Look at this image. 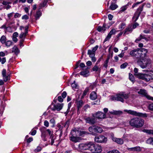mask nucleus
Listing matches in <instances>:
<instances>
[{"label":"nucleus","instance_id":"e2e57ef3","mask_svg":"<svg viewBox=\"0 0 153 153\" xmlns=\"http://www.w3.org/2000/svg\"><path fill=\"white\" fill-rule=\"evenodd\" d=\"M67 96V93L65 91H64L62 94V96L63 98H65Z\"/></svg>","mask_w":153,"mask_h":153},{"label":"nucleus","instance_id":"338daca9","mask_svg":"<svg viewBox=\"0 0 153 153\" xmlns=\"http://www.w3.org/2000/svg\"><path fill=\"white\" fill-rule=\"evenodd\" d=\"M44 125L46 127H48L49 126V124L47 120L45 121L44 122Z\"/></svg>","mask_w":153,"mask_h":153},{"label":"nucleus","instance_id":"c85d7f7f","mask_svg":"<svg viewBox=\"0 0 153 153\" xmlns=\"http://www.w3.org/2000/svg\"><path fill=\"white\" fill-rule=\"evenodd\" d=\"M94 150V152L100 153L102 151V149L101 146L96 145Z\"/></svg>","mask_w":153,"mask_h":153},{"label":"nucleus","instance_id":"864d4df0","mask_svg":"<svg viewBox=\"0 0 153 153\" xmlns=\"http://www.w3.org/2000/svg\"><path fill=\"white\" fill-rule=\"evenodd\" d=\"M98 45L96 46L95 47H94L92 50H91V51H92V53H93L94 54H95V51H96V50L98 48Z\"/></svg>","mask_w":153,"mask_h":153},{"label":"nucleus","instance_id":"4be33fe9","mask_svg":"<svg viewBox=\"0 0 153 153\" xmlns=\"http://www.w3.org/2000/svg\"><path fill=\"white\" fill-rule=\"evenodd\" d=\"M111 138L113 141L116 142L117 144H122L123 143V140L121 138H117L114 137L113 136H111Z\"/></svg>","mask_w":153,"mask_h":153},{"label":"nucleus","instance_id":"6e6d98bb","mask_svg":"<svg viewBox=\"0 0 153 153\" xmlns=\"http://www.w3.org/2000/svg\"><path fill=\"white\" fill-rule=\"evenodd\" d=\"M88 89H85L84 91L82 97V98H83V97H84V96L87 94V93L88 92Z\"/></svg>","mask_w":153,"mask_h":153},{"label":"nucleus","instance_id":"c03bdc74","mask_svg":"<svg viewBox=\"0 0 153 153\" xmlns=\"http://www.w3.org/2000/svg\"><path fill=\"white\" fill-rule=\"evenodd\" d=\"M71 106V103L70 102L68 104V108L66 111L65 113V116L67 115V114L69 112V110H70V109Z\"/></svg>","mask_w":153,"mask_h":153},{"label":"nucleus","instance_id":"7ed1b4c3","mask_svg":"<svg viewBox=\"0 0 153 153\" xmlns=\"http://www.w3.org/2000/svg\"><path fill=\"white\" fill-rule=\"evenodd\" d=\"M77 130H72L71 132L69 135L70 140L73 142L76 143L79 141L80 138L78 135Z\"/></svg>","mask_w":153,"mask_h":153},{"label":"nucleus","instance_id":"a18cd8bd","mask_svg":"<svg viewBox=\"0 0 153 153\" xmlns=\"http://www.w3.org/2000/svg\"><path fill=\"white\" fill-rule=\"evenodd\" d=\"M5 45L7 47H9L12 44V42L10 41H8L5 42Z\"/></svg>","mask_w":153,"mask_h":153},{"label":"nucleus","instance_id":"dca6fc26","mask_svg":"<svg viewBox=\"0 0 153 153\" xmlns=\"http://www.w3.org/2000/svg\"><path fill=\"white\" fill-rule=\"evenodd\" d=\"M39 130L41 132V137L42 140L44 141H46V137L47 131L46 128L43 127L40 128Z\"/></svg>","mask_w":153,"mask_h":153},{"label":"nucleus","instance_id":"774afa93","mask_svg":"<svg viewBox=\"0 0 153 153\" xmlns=\"http://www.w3.org/2000/svg\"><path fill=\"white\" fill-rule=\"evenodd\" d=\"M138 25V24L137 22H136L132 26V28L133 29H135Z\"/></svg>","mask_w":153,"mask_h":153},{"label":"nucleus","instance_id":"bf43d9fd","mask_svg":"<svg viewBox=\"0 0 153 153\" xmlns=\"http://www.w3.org/2000/svg\"><path fill=\"white\" fill-rule=\"evenodd\" d=\"M107 153H120L117 150H113L108 152Z\"/></svg>","mask_w":153,"mask_h":153},{"label":"nucleus","instance_id":"1a4fd4ad","mask_svg":"<svg viewBox=\"0 0 153 153\" xmlns=\"http://www.w3.org/2000/svg\"><path fill=\"white\" fill-rule=\"evenodd\" d=\"M141 52L140 49H134L130 51L129 54L131 56L134 57L138 60H139L140 59V56L139 54H140V53Z\"/></svg>","mask_w":153,"mask_h":153},{"label":"nucleus","instance_id":"473e14b6","mask_svg":"<svg viewBox=\"0 0 153 153\" xmlns=\"http://www.w3.org/2000/svg\"><path fill=\"white\" fill-rule=\"evenodd\" d=\"M89 73V71L87 70H86L85 71L81 72L80 74L81 75L83 76L84 77H87L88 76V74Z\"/></svg>","mask_w":153,"mask_h":153},{"label":"nucleus","instance_id":"de8ad7c7","mask_svg":"<svg viewBox=\"0 0 153 153\" xmlns=\"http://www.w3.org/2000/svg\"><path fill=\"white\" fill-rule=\"evenodd\" d=\"M125 25L126 24L125 23H122L119 25V28L121 30H122L124 28Z\"/></svg>","mask_w":153,"mask_h":153},{"label":"nucleus","instance_id":"09e8293b","mask_svg":"<svg viewBox=\"0 0 153 153\" xmlns=\"http://www.w3.org/2000/svg\"><path fill=\"white\" fill-rule=\"evenodd\" d=\"M6 62V58L5 57H3L1 58L0 57V62H1V64H3Z\"/></svg>","mask_w":153,"mask_h":153},{"label":"nucleus","instance_id":"2f4dec72","mask_svg":"<svg viewBox=\"0 0 153 153\" xmlns=\"http://www.w3.org/2000/svg\"><path fill=\"white\" fill-rule=\"evenodd\" d=\"M77 131L78 132H77V134L78 135H79V136H83L85 134H89V133L87 132L84 131H79L77 130Z\"/></svg>","mask_w":153,"mask_h":153},{"label":"nucleus","instance_id":"f03ea898","mask_svg":"<svg viewBox=\"0 0 153 153\" xmlns=\"http://www.w3.org/2000/svg\"><path fill=\"white\" fill-rule=\"evenodd\" d=\"M137 63L138 65L143 69L146 68H149L150 67L151 61L149 59L144 58L138 60Z\"/></svg>","mask_w":153,"mask_h":153},{"label":"nucleus","instance_id":"69168bd1","mask_svg":"<svg viewBox=\"0 0 153 153\" xmlns=\"http://www.w3.org/2000/svg\"><path fill=\"white\" fill-rule=\"evenodd\" d=\"M29 19L28 16L26 15H25L22 16V19Z\"/></svg>","mask_w":153,"mask_h":153},{"label":"nucleus","instance_id":"4d7b16f0","mask_svg":"<svg viewBox=\"0 0 153 153\" xmlns=\"http://www.w3.org/2000/svg\"><path fill=\"white\" fill-rule=\"evenodd\" d=\"M42 150V148L40 146H38L36 149L34 150V152H38Z\"/></svg>","mask_w":153,"mask_h":153},{"label":"nucleus","instance_id":"4468645a","mask_svg":"<svg viewBox=\"0 0 153 153\" xmlns=\"http://www.w3.org/2000/svg\"><path fill=\"white\" fill-rule=\"evenodd\" d=\"M53 107H52V105L50 106L51 109L53 111H59L61 110L63 106V103H57L56 105H53Z\"/></svg>","mask_w":153,"mask_h":153},{"label":"nucleus","instance_id":"9b49d317","mask_svg":"<svg viewBox=\"0 0 153 153\" xmlns=\"http://www.w3.org/2000/svg\"><path fill=\"white\" fill-rule=\"evenodd\" d=\"M92 117H88L85 119L86 123L91 125L94 124L97 121V119L94 114H92Z\"/></svg>","mask_w":153,"mask_h":153},{"label":"nucleus","instance_id":"f8f14e48","mask_svg":"<svg viewBox=\"0 0 153 153\" xmlns=\"http://www.w3.org/2000/svg\"><path fill=\"white\" fill-rule=\"evenodd\" d=\"M137 93L142 95L143 96L146 97L147 99L153 101V97H151L146 92V91L145 89H141L138 91Z\"/></svg>","mask_w":153,"mask_h":153},{"label":"nucleus","instance_id":"4c0bfd02","mask_svg":"<svg viewBox=\"0 0 153 153\" xmlns=\"http://www.w3.org/2000/svg\"><path fill=\"white\" fill-rule=\"evenodd\" d=\"M117 7V6L115 4H112L110 7V8L111 10H113L116 9Z\"/></svg>","mask_w":153,"mask_h":153},{"label":"nucleus","instance_id":"ddd939ff","mask_svg":"<svg viewBox=\"0 0 153 153\" xmlns=\"http://www.w3.org/2000/svg\"><path fill=\"white\" fill-rule=\"evenodd\" d=\"M95 141L98 143H102L106 142L107 139L103 136L101 135L95 137L94 138Z\"/></svg>","mask_w":153,"mask_h":153},{"label":"nucleus","instance_id":"a878e982","mask_svg":"<svg viewBox=\"0 0 153 153\" xmlns=\"http://www.w3.org/2000/svg\"><path fill=\"white\" fill-rule=\"evenodd\" d=\"M132 30V29L131 26L128 27H127L125 29L123 35H125L126 34H128L129 33H131Z\"/></svg>","mask_w":153,"mask_h":153},{"label":"nucleus","instance_id":"f3484780","mask_svg":"<svg viewBox=\"0 0 153 153\" xmlns=\"http://www.w3.org/2000/svg\"><path fill=\"white\" fill-rule=\"evenodd\" d=\"M88 143H81L79 145L78 150L80 152H82V150H88L89 148Z\"/></svg>","mask_w":153,"mask_h":153},{"label":"nucleus","instance_id":"7c9ffc66","mask_svg":"<svg viewBox=\"0 0 153 153\" xmlns=\"http://www.w3.org/2000/svg\"><path fill=\"white\" fill-rule=\"evenodd\" d=\"M106 25L104 23L102 27L99 26L97 29V30L99 32H101L102 31H104L105 30V26Z\"/></svg>","mask_w":153,"mask_h":153},{"label":"nucleus","instance_id":"79ce46f5","mask_svg":"<svg viewBox=\"0 0 153 153\" xmlns=\"http://www.w3.org/2000/svg\"><path fill=\"white\" fill-rule=\"evenodd\" d=\"M146 143L148 144L153 145V138H149L146 141Z\"/></svg>","mask_w":153,"mask_h":153},{"label":"nucleus","instance_id":"9d476101","mask_svg":"<svg viewBox=\"0 0 153 153\" xmlns=\"http://www.w3.org/2000/svg\"><path fill=\"white\" fill-rule=\"evenodd\" d=\"M70 123V121L68 120L66 121V122L62 123V126H60L59 129L56 131L57 134L59 133V137H60L62 136V129L63 127L65 128L66 129L68 128L69 127Z\"/></svg>","mask_w":153,"mask_h":153},{"label":"nucleus","instance_id":"8fccbe9b","mask_svg":"<svg viewBox=\"0 0 153 153\" xmlns=\"http://www.w3.org/2000/svg\"><path fill=\"white\" fill-rule=\"evenodd\" d=\"M47 4V2L44 1L43 3H41L39 5V9H41L42 7H44Z\"/></svg>","mask_w":153,"mask_h":153},{"label":"nucleus","instance_id":"ea45409f","mask_svg":"<svg viewBox=\"0 0 153 153\" xmlns=\"http://www.w3.org/2000/svg\"><path fill=\"white\" fill-rule=\"evenodd\" d=\"M98 61H97V63H96V65L93 67V68H92L93 71H98L99 69L100 70V68H99V67L98 66H97V65L98 64Z\"/></svg>","mask_w":153,"mask_h":153},{"label":"nucleus","instance_id":"2eb2a0df","mask_svg":"<svg viewBox=\"0 0 153 153\" xmlns=\"http://www.w3.org/2000/svg\"><path fill=\"white\" fill-rule=\"evenodd\" d=\"M46 131L50 136L49 141L51 142V145H53L56 140V136L53 135L52 132L50 129H46Z\"/></svg>","mask_w":153,"mask_h":153},{"label":"nucleus","instance_id":"680f3d73","mask_svg":"<svg viewBox=\"0 0 153 153\" xmlns=\"http://www.w3.org/2000/svg\"><path fill=\"white\" fill-rule=\"evenodd\" d=\"M90 108V107L89 105H86L84 106L83 107V109L84 110L86 111L89 108Z\"/></svg>","mask_w":153,"mask_h":153},{"label":"nucleus","instance_id":"f704fd0d","mask_svg":"<svg viewBox=\"0 0 153 153\" xmlns=\"http://www.w3.org/2000/svg\"><path fill=\"white\" fill-rule=\"evenodd\" d=\"M6 41V38L4 36H2L0 38V41L2 44H4L5 43Z\"/></svg>","mask_w":153,"mask_h":153},{"label":"nucleus","instance_id":"6e6552de","mask_svg":"<svg viewBox=\"0 0 153 153\" xmlns=\"http://www.w3.org/2000/svg\"><path fill=\"white\" fill-rule=\"evenodd\" d=\"M143 5H142L137 9L132 18V20L134 22H135L138 19L141 12L143 10Z\"/></svg>","mask_w":153,"mask_h":153},{"label":"nucleus","instance_id":"cd10ccee","mask_svg":"<svg viewBox=\"0 0 153 153\" xmlns=\"http://www.w3.org/2000/svg\"><path fill=\"white\" fill-rule=\"evenodd\" d=\"M42 14V12L40 10H38L36 12L35 14L34 15L35 19L37 20L39 19Z\"/></svg>","mask_w":153,"mask_h":153},{"label":"nucleus","instance_id":"72a5a7b5","mask_svg":"<svg viewBox=\"0 0 153 153\" xmlns=\"http://www.w3.org/2000/svg\"><path fill=\"white\" fill-rule=\"evenodd\" d=\"M142 39H144L146 40H147V39L144 36L142 35H140L138 38H137L135 41L136 42H138L140 40Z\"/></svg>","mask_w":153,"mask_h":153},{"label":"nucleus","instance_id":"412c9836","mask_svg":"<svg viewBox=\"0 0 153 153\" xmlns=\"http://www.w3.org/2000/svg\"><path fill=\"white\" fill-rule=\"evenodd\" d=\"M29 28L28 26H27L25 27V32H22L19 35V38L22 39H24V38L26 36L27 34L28 33V29Z\"/></svg>","mask_w":153,"mask_h":153},{"label":"nucleus","instance_id":"603ef678","mask_svg":"<svg viewBox=\"0 0 153 153\" xmlns=\"http://www.w3.org/2000/svg\"><path fill=\"white\" fill-rule=\"evenodd\" d=\"M75 82V81H74V82L71 84V86L73 89L76 88L77 86V85Z\"/></svg>","mask_w":153,"mask_h":153},{"label":"nucleus","instance_id":"6ab92c4d","mask_svg":"<svg viewBox=\"0 0 153 153\" xmlns=\"http://www.w3.org/2000/svg\"><path fill=\"white\" fill-rule=\"evenodd\" d=\"M140 51L141 53H140V54H139L140 56V59L145 58V57L146 55V53L148 52V51L147 49L145 48L140 49Z\"/></svg>","mask_w":153,"mask_h":153},{"label":"nucleus","instance_id":"a211bd4d","mask_svg":"<svg viewBox=\"0 0 153 153\" xmlns=\"http://www.w3.org/2000/svg\"><path fill=\"white\" fill-rule=\"evenodd\" d=\"M95 117L98 119H104L105 118L106 115L101 111H98L95 114Z\"/></svg>","mask_w":153,"mask_h":153},{"label":"nucleus","instance_id":"20e7f679","mask_svg":"<svg viewBox=\"0 0 153 153\" xmlns=\"http://www.w3.org/2000/svg\"><path fill=\"white\" fill-rule=\"evenodd\" d=\"M128 97V94L122 92L117 95L116 97H112V99L113 100L120 101L123 102H124V99H127Z\"/></svg>","mask_w":153,"mask_h":153},{"label":"nucleus","instance_id":"393cba45","mask_svg":"<svg viewBox=\"0 0 153 153\" xmlns=\"http://www.w3.org/2000/svg\"><path fill=\"white\" fill-rule=\"evenodd\" d=\"M92 52L91 50H89L88 51V54L89 55L90 57L91 58L92 61L93 62H95L96 60L95 58L94 57L95 54H94Z\"/></svg>","mask_w":153,"mask_h":153},{"label":"nucleus","instance_id":"3c124183","mask_svg":"<svg viewBox=\"0 0 153 153\" xmlns=\"http://www.w3.org/2000/svg\"><path fill=\"white\" fill-rule=\"evenodd\" d=\"M143 1H141L140 2H137L136 3L134 4L132 6V8H134L135 7H136L137 6V5L139 4H140L142 3Z\"/></svg>","mask_w":153,"mask_h":153},{"label":"nucleus","instance_id":"052dcab7","mask_svg":"<svg viewBox=\"0 0 153 153\" xmlns=\"http://www.w3.org/2000/svg\"><path fill=\"white\" fill-rule=\"evenodd\" d=\"M21 16V14L18 13H16L14 15V17L15 18L20 17Z\"/></svg>","mask_w":153,"mask_h":153},{"label":"nucleus","instance_id":"0e129e2a","mask_svg":"<svg viewBox=\"0 0 153 153\" xmlns=\"http://www.w3.org/2000/svg\"><path fill=\"white\" fill-rule=\"evenodd\" d=\"M13 14L14 13L12 12L7 14V17L9 19H10L13 16Z\"/></svg>","mask_w":153,"mask_h":153},{"label":"nucleus","instance_id":"c9c22d12","mask_svg":"<svg viewBox=\"0 0 153 153\" xmlns=\"http://www.w3.org/2000/svg\"><path fill=\"white\" fill-rule=\"evenodd\" d=\"M2 3L3 5H4L11 4L12 3L9 0H2Z\"/></svg>","mask_w":153,"mask_h":153},{"label":"nucleus","instance_id":"f257e3e1","mask_svg":"<svg viewBox=\"0 0 153 153\" xmlns=\"http://www.w3.org/2000/svg\"><path fill=\"white\" fill-rule=\"evenodd\" d=\"M129 123L131 126L137 128L142 127L144 123L143 119L137 117L131 119Z\"/></svg>","mask_w":153,"mask_h":153},{"label":"nucleus","instance_id":"58836bf2","mask_svg":"<svg viewBox=\"0 0 153 153\" xmlns=\"http://www.w3.org/2000/svg\"><path fill=\"white\" fill-rule=\"evenodd\" d=\"M129 79L133 83L134 81V78L133 75L131 73L129 74Z\"/></svg>","mask_w":153,"mask_h":153},{"label":"nucleus","instance_id":"c756f323","mask_svg":"<svg viewBox=\"0 0 153 153\" xmlns=\"http://www.w3.org/2000/svg\"><path fill=\"white\" fill-rule=\"evenodd\" d=\"M12 52H14L17 55L19 52V50L18 48L16 46H14L12 48Z\"/></svg>","mask_w":153,"mask_h":153},{"label":"nucleus","instance_id":"b1692460","mask_svg":"<svg viewBox=\"0 0 153 153\" xmlns=\"http://www.w3.org/2000/svg\"><path fill=\"white\" fill-rule=\"evenodd\" d=\"M127 149L128 150L130 151H140L141 150L139 146L128 148Z\"/></svg>","mask_w":153,"mask_h":153},{"label":"nucleus","instance_id":"aec40b11","mask_svg":"<svg viewBox=\"0 0 153 153\" xmlns=\"http://www.w3.org/2000/svg\"><path fill=\"white\" fill-rule=\"evenodd\" d=\"M116 32V30L114 29H112L109 32L106 37L105 39V41H106L109 40L111 38V36L113 34H115Z\"/></svg>","mask_w":153,"mask_h":153},{"label":"nucleus","instance_id":"5fc2aeb1","mask_svg":"<svg viewBox=\"0 0 153 153\" xmlns=\"http://www.w3.org/2000/svg\"><path fill=\"white\" fill-rule=\"evenodd\" d=\"M128 64L126 62H125L123 64H122L120 65V67L121 69H123L125 68L127 65Z\"/></svg>","mask_w":153,"mask_h":153},{"label":"nucleus","instance_id":"37998d69","mask_svg":"<svg viewBox=\"0 0 153 153\" xmlns=\"http://www.w3.org/2000/svg\"><path fill=\"white\" fill-rule=\"evenodd\" d=\"M128 5L127 4L126 5L120 8V12H123L125 10H126V9L128 8Z\"/></svg>","mask_w":153,"mask_h":153},{"label":"nucleus","instance_id":"39448f33","mask_svg":"<svg viewBox=\"0 0 153 153\" xmlns=\"http://www.w3.org/2000/svg\"><path fill=\"white\" fill-rule=\"evenodd\" d=\"M139 78L142 79L148 82L153 79V74L151 73L147 74L138 73V74Z\"/></svg>","mask_w":153,"mask_h":153},{"label":"nucleus","instance_id":"423d86ee","mask_svg":"<svg viewBox=\"0 0 153 153\" xmlns=\"http://www.w3.org/2000/svg\"><path fill=\"white\" fill-rule=\"evenodd\" d=\"M88 130L92 134L94 135H95L97 133H101L102 131L101 127L96 126H90L88 128Z\"/></svg>","mask_w":153,"mask_h":153},{"label":"nucleus","instance_id":"49530a36","mask_svg":"<svg viewBox=\"0 0 153 153\" xmlns=\"http://www.w3.org/2000/svg\"><path fill=\"white\" fill-rule=\"evenodd\" d=\"M145 132L149 134L153 135V130H145L144 131Z\"/></svg>","mask_w":153,"mask_h":153},{"label":"nucleus","instance_id":"a19ab883","mask_svg":"<svg viewBox=\"0 0 153 153\" xmlns=\"http://www.w3.org/2000/svg\"><path fill=\"white\" fill-rule=\"evenodd\" d=\"M3 77L4 81L5 82L8 80H9L10 79V75H5L4 76H3Z\"/></svg>","mask_w":153,"mask_h":153},{"label":"nucleus","instance_id":"0eeeda50","mask_svg":"<svg viewBox=\"0 0 153 153\" xmlns=\"http://www.w3.org/2000/svg\"><path fill=\"white\" fill-rule=\"evenodd\" d=\"M124 111L126 112L127 113L136 116H139L143 117H147V115L146 113L143 114L141 113L137 112L136 111L131 110H128L125 109Z\"/></svg>","mask_w":153,"mask_h":153},{"label":"nucleus","instance_id":"13d9d810","mask_svg":"<svg viewBox=\"0 0 153 153\" xmlns=\"http://www.w3.org/2000/svg\"><path fill=\"white\" fill-rule=\"evenodd\" d=\"M148 108L149 110L153 111V103L149 104L148 106Z\"/></svg>","mask_w":153,"mask_h":153},{"label":"nucleus","instance_id":"e433bc0d","mask_svg":"<svg viewBox=\"0 0 153 153\" xmlns=\"http://www.w3.org/2000/svg\"><path fill=\"white\" fill-rule=\"evenodd\" d=\"M83 104V102L82 101L80 100L78 101L77 102V106L78 110H79V108L82 106Z\"/></svg>","mask_w":153,"mask_h":153},{"label":"nucleus","instance_id":"bb28decb","mask_svg":"<svg viewBox=\"0 0 153 153\" xmlns=\"http://www.w3.org/2000/svg\"><path fill=\"white\" fill-rule=\"evenodd\" d=\"M97 97L96 93L95 91L92 92L90 94V98L91 100H94Z\"/></svg>","mask_w":153,"mask_h":153},{"label":"nucleus","instance_id":"5701e85b","mask_svg":"<svg viewBox=\"0 0 153 153\" xmlns=\"http://www.w3.org/2000/svg\"><path fill=\"white\" fill-rule=\"evenodd\" d=\"M96 145L92 143H88L89 148L88 150L91 151L92 152H94L95 151V147Z\"/></svg>","mask_w":153,"mask_h":153}]
</instances>
